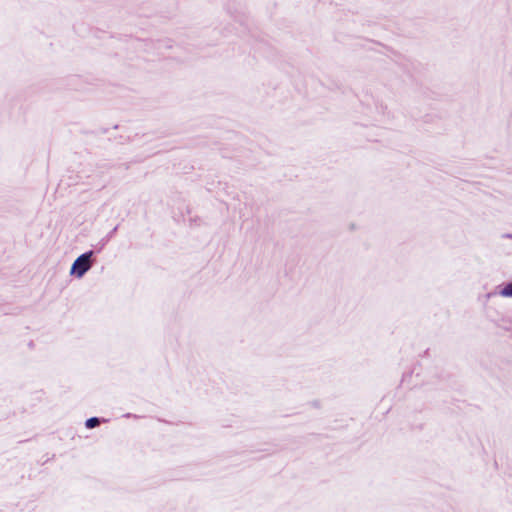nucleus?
Returning <instances> with one entry per match:
<instances>
[{
	"mask_svg": "<svg viewBox=\"0 0 512 512\" xmlns=\"http://www.w3.org/2000/svg\"><path fill=\"white\" fill-rule=\"evenodd\" d=\"M500 295L503 297H511L512 298V283L506 285L501 291Z\"/></svg>",
	"mask_w": 512,
	"mask_h": 512,
	"instance_id": "obj_2",
	"label": "nucleus"
},
{
	"mask_svg": "<svg viewBox=\"0 0 512 512\" xmlns=\"http://www.w3.org/2000/svg\"><path fill=\"white\" fill-rule=\"evenodd\" d=\"M91 255L92 252H88L79 256L72 265V273L76 274L78 277L83 276L91 267Z\"/></svg>",
	"mask_w": 512,
	"mask_h": 512,
	"instance_id": "obj_1",
	"label": "nucleus"
},
{
	"mask_svg": "<svg viewBox=\"0 0 512 512\" xmlns=\"http://www.w3.org/2000/svg\"><path fill=\"white\" fill-rule=\"evenodd\" d=\"M99 423H100V421L98 418L92 417L86 421V427L91 429V428L98 426Z\"/></svg>",
	"mask_w": 512,
	"mask_h": 512,
	"instance_id": "obj_3",
	"label": "nucleus"
}]
</instances>
